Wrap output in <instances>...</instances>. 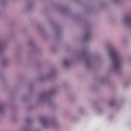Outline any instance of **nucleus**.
<instances>
[{"instance_id":"obj_1","label":"nucleus","mask_w":131,"mask_h":131,"mask_svg":"<svg viewBox=\"0 0 131 131\" xmlns=\"http://www.w3.org/2000/svg\"><path fill=\"white\" fill-rule=\"evenodd\" d=\"M110 54L115 64H119V57H118V54H117V52H116V51H115V50H111L110 51Z\"/></svg>"},{"instance_id":"obj_2","label":"nucleus","mask_w":131,"mask_h":131,"mask_svg":"<svg viewBox=\"0 0 131 131\" xmlns=\"http://www.w3.org/2000/svg\"><path fill=\"white\" fill-rule=\"evenodd\" d=\"M64 64H68V61H66L64 62Z\"/></svg>"}]
</instances>
